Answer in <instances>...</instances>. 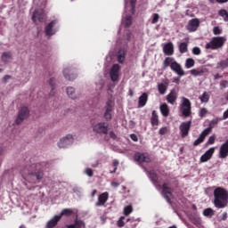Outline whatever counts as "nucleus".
<instances>
[{"instance_id":"8fccbe9b","label":"nucleus","mask_w":228,"mask_h":228,"mask_svg":"<svg viewBox=\"0 0 228 228\" xmlns=\"http://www.w3.org/2000/svg\"><path fill=\"white\" fill-rule=\"evenodd\" d=\"M85 174H86L88 177H94V170L90 167L86 168Z\"/></svg>"},{"instance_id":"3c124183","label":"nucleus","mask_w":228,"mask_h":228,"mask_svg":"<svg viewBox=\"0 0 228 228\" xmlns=\"http://www.w3.org/2000/svg\"><path fill=\"white\" fill-rule=\"evenodd\" d=\"M213 33L214 35H222V29H220V27H214Z\"/></svg>"},{"instance_id":"a18cd8bd","label":"nucleus","mask_w":228,"mask_h":228,"mask_svg":"<svg viewBox=\"0 0 228 228\" xmlns=\"http://www.w3.org/2000/svg\"><path fill=\"white\" fill-rule=\"evenodd\" d=\"M118 165H119V162L117 159H114L112 161V167L114 169L110 171V174H115L117 172V168H118Z\"/></svg>"},{"instance_id":"393cba45","label":"nucleus","mask_w":228,"mask_h":228,"mask_svg":"<svg viewBox=\"0 0 228 228\" xmlns=\"http://www.w3.org/2000/svg\"><path fill=\"white\" fill-rule=\"evenodd\" d=\"M151 124L152 127L159 126V116L156 110H152L151 117Z\"/></svg>"},{"instance_id":"49530a36","label":"nucleus","mask_w":228,"mask_h":228,"mask_svg":"<svg viewBox=\"0 0 228 228\" xmlns=\"http://www.w3.org/2000/svg\"><path fill=\"white\" fill-rule=\"evenodd\" d=\"M159 21V14L153 13L152 20H151V24H158Z\"/></svg>"},{"instance_id":"680f3d73","label":"nucleus","mask_w":228,"mask_h":228,"mask_svg":"<svg viewBox=\"0 0 228 228\" xmlns=\"http://www.w3.org/2000/svg\"><path fill=\"white\" fill-rule=\"evenodd\" d=\"M228 218V215H227V212H224L221 217V220H227Z\"/></svg>"},{"instance_id":"4468645a","label":"nucleus","mask_w":228,"mask_h":228,"mask_svg":"<svg viewBox=\"0 0 228 228\" xmlns=\"http://www.w3.org/2000/svg\"><path fill=\"white\" fill-rule=\"evenodd\" d=\"M134 161L137 163H151V157L147 153L136 152L134 156Z\"/></svg>"},{"instance_id":"6ab92c4d","label":"nucleus","mask_w":228,"mask_h":228,"mask_svg":"<svg viewBox=\"0 0 228 228\" xmlns=\"http://www.w3.org/2000/svg\"><path fill=\"white\" fill-rule=\"evenodd\" d=\"M213 154H215V148H209L200 159L201 163H206L209 161L210 158H213Z\"/></svg>"},{"instance_id":"473e14b6","label":"nucleus","mask_w":228,"mask_h":228,"mask_svg":"<svg viewBox=\"0 0 228 228\" xmlns=\"http://www.w3.org/2000/svg\"><path fill=\"white\" fill-rule=\"evenodd\" d=\"M67 94L70 99H77V97H76V89H74V87L70 86V87H67L66 89Z\"/></svg>"},{"instance_id":"6e6552de","label":"nucleus","mask_w":228,"mask_h":228,"mask_svg":"<svg viewBox=\"0 0 228 228\" xmlns=\"http://www.w3.org/2000/svg\"><path fill=\"white\" fill-rule=\"evenodd\" d=\"M179 129L182 138H186L190 134V129H191V120L182 122Z\"/></svg>"},{"instance_id":"c03bdc74","label":"nucleus","mask_w":228,"mask_h":228,"mask_svg":"<svg viewBox=\"0 0 228 228\" xmlns=\"http://www.w3.org/2000/svg\"><path fill=\"white\" fill-rule=\"evenodd\" d=\"M207 115H208V109L201 108L199 112V117H200V118H204V117H206Z\"/></svg>"},{"instance_id":"0eeeda50","label":"nucleus","mask_w":228,"mask_h":228,"mask_svg":"<svg viewBox=\"0 0 228 228\" xmlns=\"http://www.w3.org/2000/svg\"><path fill=\"white\" fill-rule=\"evenodd\" d=\"M28 117H29V109H28V107H21L19 110L15 123L17 124V126H20V123L24 122V120H26Z\"/></svg>"},{"instance_id":"5701e85b","label":"nucleus","mask_w":228,"mask_h":228,"mask_svg":"<svg viewBox=\"0 0 228 228\" xmlns=\"http://www.w3.org/2000/svg\"><path fill=\"white\" fill-rule=\"evenodd\" d=\"M219 120H220V118H216L212 119V120L209 122V124H208V127H207V128H206L205 130H203V131H204L206 134H209L213 131L214 127H215L216 126H218Z\"/></svg>"},{"instance_id":"4d7b16f0","label":"nucleus","mask_w":228,"mask_h":228,"mask_svg":"<svg viewBox=\"0 0 228 228\" xmlns=\"http://www.w3.org/2000/svg\"><path fill=\"white\" fill-rule=\"evenodd\" d=\"M227 85H228V81H227V80H223V81L220 83L221 88H227Z\"/></svg>"},{"instance_id":"774afa93","label":"nucleus","mask_w":228,"mask_h":228,"mask_svg":"<svg viewBox=\"0 0 228 228\" xmlns=\"http://www.w3.org/2000/svg\"><path fill=\"white\" fill-rule=\"evenodd\" d=\"M129 95H130V97H133V95H134V93H133V90H129Z\"/></svg>"},{"instance_id":"2eb2a0df","label":"nucleus","mask_w":228,"mask_h":228,"mask_svg":"<svg viewBox=\"0 0 228 228\" xmlns=\"http://www.w3.org/2000/svg\"><path fill=\"white\" fill-rule=\"evenodd\" d=\"M120 72V65L118 64H114L110 71V76L111 81L115 83L116 81H118V73Z\"/></svg>"},{"instance_id":"79ce46f5","label":"nucleus","mask_w":228,"mask_h":228,"mask_svg":"<svg viewBox=\"0 0 228 228\" xmlns=\"http://www.w3.org/2000/svg\"><path fill=\"white\" fill-rule=\"evenodd\" d=\"M204 216H213L215 215V211L212 208H206L203 210Z\"/></svg>"},{"instance_id":"603ef678","label":"nucleus","mask_w":228,"mask_h":228,"mask_svg":"<svg viewBox=\"0 0 228 228\" xmlns=\"http://www.w3.org/2000/svg\"><path fill=\"white\" fill-rule=\"evenodd\" d=\"M215 140H216V137L215 135H211L208 140V145H213L215 143Z\"/></svg>"},{"instance_id":"20e7f679","label":"nucleus","mask_w":228,"mask_h":228,"mask_svg":"<svg viewBox=\"0 0 228 228\" xmlns=\"http://www.w3.org/2000/svg\"><path fill=\"white\" fill-rule=\"evenodd\" d=\"M224 44H225V38L222 37H214L205 46V49H211L212 51H216V49H220L224 47Z\"/></svg>"},{"instance_id":"de8ad7c7","label":"nucleus","mask_w":228,"mask_h":228,"mask_svg":"<svg viewBox=\"0 0 228 228\" xmlns=\"http://www.w3.org/2000/svg\"><path fill=\"white\" fill-rule=\"evenodd\" d=\"M201 53L202 51L198 46L192 48V54H194L195 56H199Z\"/></svg>"},{"instance_id":"ddd939ff","label":"nucleus","mask_w":228,"mask_h":228,"mask_svg":"<svg viewBox=\"0 0 228 228\" xmlns=\"http://www.w3.org/2000/svg\"><path fill=\"white\" fill-rule=\"evenodd\" d=\"M113 111V102L111 100H109L106 103L105 111L103 114V118L107 122H110L111 120V113Z\"/></svg>"},{"instance_id":"c9c22d12","label":"nucleus","mask_w":228,"mask_h":228,"mask_svg":"<svg viewBox=\"0 0 228 228\" xmlns=\"http://www.w3.org/2000/svg\"><path fill=\"white\" fill-rule=\"evenodd\" d=\"M200 102L208 103L209 102V94L208 92H204L202 95L200 96Z\"/></svg>"},{"instance_id":"72a5a7b5","label":"nucleus","mask_w":228,"mask_h":228,"mask_svg":"<svg viewBox=\"0 0 228 228\" xmlns=\"http://www.w3.org/2000/svg\"><path fill=\"white\" fill-rule=\"evenodd\" d=\"M10 60H12V53L4 52L2 53V61H4V63H8Z\"/></svg>"},{"instance_id":"bb28decb","label":"nucleus","mask_w":228,"mask_h":228,"mask_svg":"<svg viewBox=\"0 0 228 228\" xmlns=\"http://www.w3.org/2000/svg\"><path fill=\"white\" fill-rule=\"evenodd\" d=\"M159 110L162 117H168L170 115V108H168V104L167 103L160 104Z\"/></svg>"},{"instance_id":"2f4dec72","label":"nucleus","mask_w":228,"mask_h":228,"mask_svg":"<svg viewBox=\"0 0 228 228\" xmlns=\"http://www.w3.org/2000/svg\"><path fill=\"white\" fill-rule=\"evenodd\" d=\"M179 53L181 54H184V53H188V43L182 42L178 45Z\"/></svg>"},{"instance_id":"b1692460","label":"nucleus","mask_w":228,"mask_h":228,"mask_svg":"<svg viewBox=\"0 0 228 228\" xmlns=\"http://www.w3.org/2000/svg\"><path fill=\"white\" fill-rule=\"evenodd\" d=\"M60 216H54L52 219H50L47 223L45 227L46 228H54L58 225V224L60 223Z\"/></svg>"},{"instance_id":"f257e3e1","label":"nucleus","mask_w":228,"mask_h":228,"mask_svg":"<svg viewBox=\"0 0 228 228\" xmlns=\"http://www.w3.org/2000/svg\"><path fill=\"white\" fill-rule=\"evenodd\" d=\"M148 176L151 179L152 184L157 188V190H162L161 195L164 199L170 204L171 197H172V187L168 183H164L162 185L159 183V178L158 176V173L155 170H150L148 172Z\"/></svg>"},{"instance_id":"e2e57ef3","label":"nucleus","mask_w":228,"mask_h":228,"mask_svg":"<svg viewBox=\"0 0 228 228\" xmlns=\"http://www.w3.org/2000/svg\"><path fill=\"white\" fill-rule=\"evenodd\" d=\"M132 13H134V0H131Z\"/></svg>"},{"instance_id":"aec40b11","label":"nucleus","mask_w":228,"mask_h":228,"mask_svg":"<svg viewBox=\"0 0 228 228\" xmlns=\"http://www.w3.org/2000/svg\"><path fill=\"white\" fill-rule=\"evenodd\" d=\"M166 101H167L168 104H175L177 101V91H175V89L171 90L170 93L167 95Z\"/></svg>"},{"instance_id":"4c0bfd02","label":"nucleus","mask_w":228,"mask_h":228,"mask_svg":"<svg viewBox=\"0 0 228 228\" xmlns=\"http://www.w3.org/2000/svg\"><path fill=\"white\" fill-rule=\"evenodd\" d=\"M191 67H195V60L188 58L185 61V68L191 69Z\"/></svg>"},{"instance_id":"37998d69","label":"nucleus","mask_w":228,"mask_h":228,"mask_svg":"<svg viewBox=\"0 0 228 228\" xmlns=\"http://www.w3.org/2000/svg\"><path fill=\"white\" fill-rule=\"evenodd\" d=\"M124 220H126V216H121L117 222L118 227H124V225H126V223L124 222Z\"/></svg>"},{"instance_id":"13d9d810","label":"nucleus","mask_w":228,"mask_h":228,"mask_svg":"<svg viewBox=\"0 0 228 228\" xmlns=\"http://www.w3.org/2000/svg\"><path fill=\"white\" fill-rule=\"evenodd\" d=\"M109 134H110V137L112 140H117V134H115V132L110 131V132L109 133Z\"/></svg>"},{"instance_id":"a878e982","label":"nucleus","mask_w":228,"mask_h":228,"mask_svg":"<svg viewBox=\"0 0 228 228\" xmlns=\"http://www.w3.org/2000/svg\"><path fill=\"white\" fill-rule=\"evenodd\" d=\"M149 101V94L147 93H143L138 100V108H143L145 104H147V102Z\"/></svg>"},{"instance_id":"e433bc0d","label":"nucleus","mask_w":228,"mask_h":228,"mask_svg":"<svg viewBox=\"0 0 228 228\" xmlns=\"http://www.w3.org/2000/svg\"><path fill=\"white\" fill-rule=\"evenodd\" d=\"M133 212V206L127 205L124 208L123 213L125 216H129Z\"/></svg>"},{"instance_id":"412c9836","label":"nucleus","mask_w":228,"mask_h":228,"mask_svg":"<svg viewBox=\"0 0 228 228\" xmlns=\"http://www.w3.org/2000/svg\"><path fill=\"white\" fill-rule=\"evenodd\" d=\"M163 53L166 56H172L174 54V43L169 42L164 45Z\"/></svg>"},{"instance_id":"6e6d98bb","label":"nucleus","mask_w":228,"mask_h":228,"mask_svg":"<svg viewBox=\"0 0 228 228\" xmlns=\"http://www.w3.org/2000/svg\"><path fill=\"white\" fill-rule=\"evenodd\" d=\"M130 138L133 142H138V135L136 134H131Z\"/></svg>"},{"instance_id":"7c9ffc66","label":"nucleus","mask_w":228,"mask_h":228,"mask_svg":"<svg viewBox=\"0 0 228 228\" xmlns=\"http://www.w3.org/2000/svg\"><path fill=\"white\" fill-rule=\"evenodd\" d=\"M158 90L160 95H165L167 94V90H168V85L165 83H160L158 85Z\"/></svg>"},{"instance_id":"9b49d317","label":"nucleus","mask_w":228,"mask_h":228,"mask_svg":"<svg viewBox=\"0 0 228 228\" xmlns=\"http://www.w3.org/2000/svg\"><path fill=\"white\" fill-rule=\"evenodd\" d=\"M58 24V20H52L47 24L45 28V34L46 37H53V35H56V28L54 27Z\"/></svg>"},{"instance_id":"39448f33","label":"nucleus","mask_w":228,"mask_h":228,"mask_svg":"<svg viewBox=\"0 0 228 228\" xmlns=\"http://www.w3.org/2000/svg\"><path fill=\"white\" fill-rule=\"evenodd\" d=\"M93 131L96 134H108L110 132V124L106 122H99L93 125Z\"/></svg>"},{"instance_id":"052dcab7","label":"nucleus","mask_w":228,"mask_h":228,"mask_svg":"<svg viewBox=\"0 0 228 228\" xmlns=\"http://www.w3.org/2000/svg\"><path fill=\"white\" fill-rule=\"evenodd\" d=\"M111 186L113 188H118L120 186V183L118 182H111Z\"/></svg>"},{"instance_id":"423d86ee","label":"nucleus","mask_w":228,"mask_h":228,"mask_svg":"<svg viewBox=\"0 0 228 228\" xmlns=\"http://www.w3.org/2000/svg\"><path fill=\"white\" fill-rule=\"evenodd\" d=\"M181 111L183 117L191 115V102L186 97H182Z\"/></svg>"},{"instance_id":"864d4df0","label":"nucleus","mask_w":228,"mask_h":228,"mask_svg":"<svg viewBox=\"0 0 228 228\" xmlns=\"http://www.w3.org/2000/svg\"><path fill=\"white\" fill-rule=\"evenodd\" d=\"M55 83H56V79H54V78H51L50 81H49V85H50V86H52L51 94H53V90H54Z\"/></svg>"},{"instance_id":"338daca9","label":"nucleus","mask_w":228,"mask_h":228,"mask_svg":"<svg viewBox=\"0 0 228 228\" xmlns=\"http://www.w3.org/2000/svg\"><path fill=\"white\" fill-rule=\"evenodd\" d=\"M220 77H222V76L218 73L214 76V79H220Z\"/></svg>"},{"instance_id":"a19ab883","label":"nucleus","mask_w":228,"mask_h":228,"mask_svg":"<svg viewBox=\"0 0 228 228\" xmlns=\"http://www.w3.org/2000/svg\"><path fill=\"white\" fill-rule=\"evenodd\" d=\"M190 73L191 74V76H195V77L202 76V74H204V70L203 69L199 70V69H193L190 70Z\"/></svg>"},{"instance_id":"1a4fd4ad","label":"nucleus","mask_w":228,"mask_h":228,"mask_svg":"<svg viewBox=\"0 0 228 228\" xmlns=\"http://www.w3.org/2000/svg\"><path fill=\"white\" fill-rule=\"evenodd\" d=\"M33 22H45V12L44 9H36L32 14Z\"/></svg>"},{"instance_id":"ea45409f","label":"nucleus","mask_w":228,"mask_h":228,"mask_svg":"<svg viewBox=\"0 0 228 228\" xmlns=\"http://www.w3.org/2000/svg\"><path fill=\"white\" fill-rule=\"evenodd\" d=\"M132 24H133V17L127 16L124 21L125 28H131Z\"/></svg>"},{"instance_id":"58836bf2","label":"nucleus","mask_w":228,"mask_h":228,"mask_svg":"<svg viewBox=\"0 0 228 228\" xmlns=\"http://www.w3.org/2000/svg\"><path fill=\"white\" fill-rule=\"evenodd\" d=\"M218 13L220 17H223L225 22H228V12L225 9H221Z\"/></svg>"},{"instance_id":"a211bd4d","label":"nucleus","mask_w":228,"mask_h":228,"mask_svg":"<svg viewBox=\"0 0 228 228\" xmlns=\"http://www.w3.org/2000/svg\"><path fill=\"white\" fill-rule=\"evenodd\" d=\"M171 70H173V72H175V74H177V76H180V77L184 76V69H183L181 64H179L175 61L171 64Z\"/></svg>"},{"instance_id":"c756f323","label":"nucleus","mask_w":228,"mask_h":228,"mask_svg":"<svg viewBox=\"0 0 228 228\" xmlns=\"http://www.w3.org/2000/svg\"><path fill=\"white\" fill-rule=\"evenodd\" d=\"M172 63H175V60L172 57H166L163 62V69L172 68Z\"/></svg>"},{"instance_id":"c85d7f7f","label":"nucleus","mask_w":228,"mask_h":228,"mask_svg":"<svg viewBox=\"0 0 228 228\" xmlns=\"http://www.w3.org/2000/svg\"><path fill=\"white\" fill-rule=\"evenodd\" d=\"M206 136H208V134L205 133L203 130L198 139L194 141L193 145L194 147H197V145H200V143L204 142V140H206Z\"/></svg>"},{"instance_id":"f03ea898","label":"nucleus","mask_w":228,"mask_h":228,"mask_svg":"<svg viewBox=\"0 0 228 228\" xmlns=\"http://www.w3.org/2000/svg\"><path fill=\"white\" fill-rule=\"evenodd\" d=\"M213 204L217 209H224L228 206V191L224 187H216L214 191Z\"/></svg>"},{"instance_id":"5fc2aeb1","label":"nucleus","mask_w":228,"mask_h":228,"mask_svg":"<svg viewBox=\"0 0 228 228\" xmlns=\"http://www.w3.org/2000/svg\"><path fill=\"white\" fill-rule=\"evenodd\" d=\"M124 60H126V57H125L124 55L119 54V55L118 56V63H124Z\"/></svg>"},{"instance_id":"f3484780","label":"nucleus","mask_w":228,"mask_h":228,"mask_svg":"<svg viewBox=\"0 0 228 228\" xmlns=\"http://www.w3.org/2000/svg\"><path fill=\"white\" fill-rule=\"evenodd\" d=\"M228 157V139L219 148V158L225 159Z\"/></svg>"},{"instance_id":"09e8293b","label":"nucleus","mask_w":228,"mask_h":228,"mask_svg":"<svg viewBox=\"0 0 228 228\" xmlns=\"http://www.w3.org/2000/svg\"><path fill=\"white\" fill-rule=\"evenodd\" d=\"M167 133H168V128L167 126L161 127L159 131V134L161 136L167 134Z\"/></svg>"},{"instance_id":"f704fd0d","label":"nucleus","mask_w":228,"mask_h":228,"mask_svg":"<svg viewBox=\"0 0 228 228\" xmlns=\"http://www.w3.org/2000/svg\"><path fill=\"white\" fill-rule=\"evenodd\" d=\"M227 68H228V58L217 63V69H221V70H224V69H227Z\"/></svg>"},{"instance_id":"cd10ccee","label":"nucleus","mask_w":228,"mask_h":228,"mask_svg":"<svg viewBox=\"0 0 228 228\" xmlns=\"http://www.w3.org/2000/svg\"><path fill=\"white\" fill-rule=\"evenodd\" d=\"M74 215V209L72 208H64L61 210V212L60 213L59 216L60 219L61 220L62 216H73Z\"/></svg>"},{"instance_id":"69168bd1","label":"nucleus","mask_w":228,"mask_h":228,"mask_svg":"<svg viewBox=\"0 0 228 228\" xmlns=\"http://www.w3.org/2000/svg\"><path fill=\"white\" fill-rule=\"evenodd\" d=\"M216 3H218L219 4H224V3H228V0H216Z\"/></svg>"},{"instance_id":"f8f14e48","label":"nucleus","mask_w":228,"mask_h":228,"mask_svg":"<svg viewBox=\"0 0 228 228\" xmlns=\"http://www.w3.org/2000/svg\"><path fill=\"white\" fill-rule=\"evenodd\" d=\"M199 26H200V20L197 18H194L189 20L186 26V29H188L190 33H193L199 29Z\"/></svg>"},{"instance_id":"4be33fe9","label":"nucleus","mask_w":228,"mask_h":228,"mask_svg":"<svg viewBox=\"0 0 228 228\" xmlns=\"http://www.w3.org/2000/svg\"><path fill=\"white\" fill-rule=\"evenodd\" d=\"M63 76L68 81H74L77 77V75L72 73V70L69 68L63 69Z\"/></svg>"},{"instance_id":"9d476101","label":"nucleus","mask_w":228,"mask_h":228,"mask_svg":"<svg viewBox=\"0 0 228 228\" xmlns=\"http://www.w3.org/2000/svg\"><path fill=\"white\" fill-rule=\"evenodd\" d=\"M74 142V137L71 134H68L65 137H62L58 142V146L60 149H65L69 147V145H72Z\"/></svg>"},{"instance_id":"7ed1b4c3","label":"nucleus","mask_w":228,"mask_h":228,"mask_svg":"<svg viewBox=\"0 0 228 228\" xmlns=\"http://www.w3.org/2000/svg\"><path fill=\"white\" fill-rule=\"evenodd\" d=\"M21 175L24 179L28 175H35V177L39 181L44 177V171L42 170V164L37 163L30 166H27L24 169L21 170Z\"/></svg>"},{"instance_id":"bf43d9fd","label":"nucleus","mask_w":228,"mask_h":228,"mask_svg":"<svg viewBox=\"0 0 228 228\" xmlns=\"http://www.w3.org/2000/svg\"><path fill=\"white\" fill-rule=\"evenodd\" d=\"M126 222H130L132 224V228H136V224L134 223V219L128 218Z\"/></svg>"},{"instance_id":"0e129e2a","label":"nucleus","mask_w":228,"mask_h":228,"mask_svg":"<svg viewBox=\"0 0 228 228\" xmlns=\"http://www.w3.org/2000/svg\"><path fill=\"white\" fill-rule=\"evenodd\" d=\"M11 77H11L10 75H5V76L4 77V78H3V79H4V82L6 83V81H7L8 79H11Z\"/></svg>"},{"instance_id":"dca6fc26","label":"nucleus","mask_w":228,"mask_h":228,"mask_svg":"<svg viewBox=\"0 0 228 228\" xmlns=\"http://www.w3.org/2000/svg\"><path fill=\"white\" fill-rule=\"evenodd\" d=\"M110 198V194L108 192H102L98 196V201L95 203L96 208H100L101 206H104L106 202H108V199Z\"/></svg>"}]
</instances>
